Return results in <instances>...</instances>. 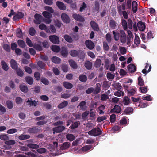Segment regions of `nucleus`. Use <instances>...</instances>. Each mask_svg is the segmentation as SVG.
<instances>
[{"mask_svg":"<svg viewBox=\"0 0 157 157\" xmlns=\"http://www.w3.org/2000/svg\"><path fill=\"white\" fill-rule=\"evenodd\" d=\"M88 134L92 136H97L101 134V132L99 128H94L88 132Z\"/></svg>","mask_w":157,"mask_h":157,"instance_id":"obj_1","label":"nucleus"},{"mask_svg":"<svg viewBox=\"0 0 157 157\" xmlns=\"http://www.w3.org/2000/svg\"><path fill=\"white\" fill-rule=\"evenodd\" d=\"M49 39L52 42L55 44H58L59 42V37L56 35H52L49 36Z\"/></svg>","mask_w":157,"mask_h":157,"instance_id":"obj_2","label":"nucleus"},{"mask_svg":"<svg viewBox=\"0 0 157 157\" xmlns=\"http://www.w3.org/2000/svg\"><path fill=\"white\" fill-rule=\"evenodd\" d=\"M116 85L117 86H118V91L115 92L114 93V95L118 97H120L121 95L122 96H124V92L119 90L121 89L122 88L121 85L120 84L117 83H116Z\"/></svg>","mask_w":157,"mask_h":157,"instance_id":"obj_3","label":"nucleus"},{"mask_svg":"<svg viewBox=\"0 0 157 157\" xmlns=\"http://www.w3.org/2000/svg\"><path fill=\"white\" fill-rule=\"evenodd\" d=\"M35 20L34 21L35 23L36 24H39L41 22L42 19V16L38 14H36L34 15Z\"/></svg>","mask_w":157,"mask_h":157,"instance_id":"obj_4","label":"nucleus"},{"mask_svg":"<svg viewBox=\"0 0 157 157\" xmlns=\"http://www.w3.org/2000/svg\"><path fill=\"white\" fill-rule=\"evenodd\" d=\"M85 43L86 47L89 49H92L94 47V43L91 40H86Z\"/></svg>","mask_w":157,"mask_h":157,"instance_id":"obj_5","label":"nucleus"},{"mask_svg":"<svg viewBox=\"0 0 157 157\" xmlns=\"http://www.w3.org/2000/svg\"><path fill=\"white\" fill-rule=\"evenodd\" d=\"M61 18L63 21L66 23H68L70 21V19L68 15L65 13H63L61 16Z\"/></svg>","mask_w":157,"mask_h":157,"instance_id":"obj_6","label":"nucleus"},{"mask_svg":"<svg viewBox=\"0 0 157 157\" xmlns=\"http://www.w3.org/2000/svg\"><path fill=\"white\" fill-rule=\"evenodd\" d=\"M37 102L38 101L32 100V99L30 98H28L26 101V103L27 104V105L30 106H36L38 104Z\"/></svg>","mask_w":157,"mask_h":157,"instance_id":"obj_7","label":"nucleus"},{"mask_svg":"<svg viewBox=\"0 0 157 157\" xmlns=\"http://www.w3.org/2000/svg\"><path fill=\"white\" fill-rule=\"evenodd\" d=\"M72 17L74 19L77 21L80 22H84V18L79 14H74L73 15Z\"/></svg>","mask_w":157,"mask_h":157,"instance_id":"obj_8","label":"nucleus"},{"mask_svg":"<svg viewBox=\"0 0 157 157\" xmlns=\"http://www.w3.org/2000/svg\"><path fill=\"white\" fill-rule=\"evenodd\" d=\"M137 26L139 30L140 31H143L145 29L146 26L145 24L142 22H139L137 24Z\"/></svg>","mask_w":157,"mask_h":157,"instance_id":"obj_9","label":"nucleus"},{"mask_svg":"<svg viewBox=\"0 0 157 157\" xmlns=\"http://www.w3.org/2000/svg\"><path fill=\"white\" fill-rule=\"evenodd\" d=\"M46 32L48 33H53L56 32V30L54 26L51 25L50 26L49 28L46 29Z\"/></svg>","mask_w":157,"mask_h":157,"instance_id":"obj_10","label":"nucleus"},{"mask_svg":"<svg viewBox=\"0 0 157 157\" xmlns=\"http://www.w3.org/2000/svg\"><path fill=\"white\" fill-rule=\"evenodd\" d=\"M65 129V127L63 126L56 127L53 129V133H59L63 131Z\"/></svg>","mask_w":157,"mask_h":157,"instance_id":"obj_11","label":"nucleus"},{"mask_svg":"<svg viewBox=\"0 0 157 157\" xmlns=\"http://www.w3.org/2000/svg\"><path fill=\"white\" fill-rule=\"evenodd\" d=\"M56 5L61 10H65L66 9V6L64 4L63 2L57 1L56 2Z\"/></svg>","mask_w":157,"mask_h":157,"instance_id":"obj_12","label":"nucleus"},{"mask_svg":"<svg viewBox=\"0 0 157 157\" xmlns=\"http://www.w3.org/2000/svg\"><path fill=\"white\" fill-rule=\"evenodd\" d=\"M10 64L12 68L14 70L17 69V68L18 66L15 60L14 59H12L10 61Z\"/></svg>","mask_w":157,"mask_h":157,"instance_id":"obj_13","label":"nucleus"},{"mask_svg":"<svg viewBox=\"0 0 157 157\" xmlns=\"http://www.w3.org/2000/svg\"><path fill=\"white\" fill-rule=\"evenodd\" d=\"M121 111V109L120 106L118 105H116L114 108L111 111L113 112L117 113H119Z\"/></svg>","mask_w":157,"mask_h":157,"instance_id":"obj_14","label":"nucleus"},{"mask_svg":"<svg viewBox=\"0 0 157 157\" xmlns=\"http://www.w3.org/2000/svg\"><path fill=\"white\" fill-rule=\"evenodd\" d=\"M133 12L134 13H136L137 10V3L136 1H133L132 4Z\"/></svg>","mask_w":157,"mask_h":157,"instance_id":"obj_15","label":"nucleus"},{"mask_svg":"<svg viewBox=\"0 0 157 157\" xmlns=\"http://www.w3.org/2000/svg\"><path fill=\"white\" fill-rule=\"evenodd\" d=\"M69 64L70 66L74 69H76L78 66L75 62L72 60H70L69 61Z\"/></svg>","mask_w":157,"mask_h":157,"instance_id":"obj_16","label":"nucleus"},{"mask_svg":"<svg viewBox=\"0 0 157 157\" xmlns=\"http://www.w3.org/2000/svg\"><path fill=\"white\" fill-rule=\"evenodd\" d=\"M20 88L21 91L24 93H26L28 91V89L27 87L23 84L21 85Z\"/></svg>","mask_w":157,"mask_h":157,"instance_id":"obj_17","label":"nucleus"},{"mask_svg":"<svg viewBox=\"0 0 157 157\" xmlns=\"http://www.w3.org/2000/svg\"><path fill=\"white\" fill-rule=\"evenodd\" d=\"M25 79L26 82L30 85H32L33 82V78L27 76L25 77Z\"/></svg>","mask_w":157,"mask_h":157,"instance_id":"obj_18","label":"nucleus"},{"mask_svg":"<svg viewBox=\"0 0 157 157\" xmlns=\"http://www.w3.org/2000/svg\"><path fill=\"white\" fill-rule=\"evenodd\" d=\"M91 27L95 31H98L99 30V28L97 24L94 21H91L90 23Z\"/></svg>","mask_w":157,"mask_h":157,"instance_id":"obj_19","label":"nucleus"},{"mask_svg":"<svg viewBox=\"0 0 157 157\" xmlns=\"http://www.w3.org/2000/svg\"><path fill=\"white\" fill-rule=\"evenodd\" d=\"M51 49L54 52H59L60 50V48L57 45H53L51 47Z\"/></svg>","mask_w":157,"mask_h":157,"instance_id":"obj_20","label":"nucleus"},{"mask_svg":"<svg viewBox=\"0 0 157 157\" xmlns=\"http://www.w3.org/2000/svg\"><path fill=\"white\" fill-rule=\"evenodd\" d=\"M42 14L43 16L46 18H50L52 17V14L47 11H44L43 12Z\"/></svg>","mask_w":157,"mask_h":157,"instance_id":"obj_21","label":"nucleus"},{"mask_svg":"<svg viewBox=\"0 0 157 157\" xmlns=\"http://www.w3.org/2000/svg\"><path fill=\"white\" fill-rule=\"evenodd\" d=\"M128 70L131 72H134L136 70V67L134 65L130 64L128 66Z\"/></svg>","mask_w":157,"mask_h":157,"instance_id":"obj_22","label":"nucleus"},{"mask_svg":"<svg viewBox=\"0 0 157 157\" xmlns=\"http://www.w3.org/2000/svg\"><path fill=\"white\" fill-rule=\"evenodd\" d=\"M16 73L18 76H19L22 77L24 75L23 71L21 69L19 68H17L15 69Z\"/></svg>","mask_w":157,"mask_h":157,"instance_id":"obj_23","label":"nucleus"},{"mask_svg":"<svg viewBox=\"0 0 157 157\" xmlns=\"http://www.w3.org/2000/svg\"><path fill=\"white\" fill-rule=\"evenodd\" d=\"M147 67H149V68L147 71V72H149L151 71V65H149L148 64L146 63L145 68L142 70V72L144 74H145L146 73Z\"/></svg>","mask_w":157,"mask_h":157,"instance_id":"obj_24","label":"nucleus"},{"mask_svg":"<svg viewBox=\"0 0 157 157\" xmlns=\"http://www.w3.org/2000/svg\"><path fill=\"white\" fill-rule=\"evenodd\" d=\"M61 53L62 56H67L68 54V52L66 47H63L62 48Z\"/></svg>","mask_w":157,"mask_h":157,"instance_id":"obj_25","label":"nucleus"},{"mask_svg":"<svg viewBox=\"0 0 157 157\" xmlns=\"http://www.w3.org/2000/svg\"><path fill=\"white\" fill-rule=\"evenodd\" d=\"M67 139L70 141L73 140L75 139V137L73 134H68L66 136Z\"/></svg>","mask_w":157,"mask_h":157,"instance_id":"obj_26","label":"nucleus"},{"mask_svg":"<svg viewBox=\"0 0 157 157\" xmlns=\"http://www.w3.org/2000/svg\"><path fill=\"white\" fill-rule=\"evenodd\" d=\"M63 86L66 89H70L73 87L72 84L69 82H64L63 83Z\"/></svg>","mask_w":157,"mask_h":157,"instance_id":"obj_27","label":"nucleus"},{"mask_svg":"<svg viewBox=\"0 0 157 157\" xmlns=\"http://www.w3.org/2000/svg\"><path fill=\"white\" fill-rule=\"evenodd\" d=\"M101 85L99 84H97V86L95 89H94V94H96L99 93L101 90Z\"/></svg>","mask_w":157,"mask_h":157,"instance_id":"obj_28","label":"nucleus"},{"mask_svg":"<svg viewBox=\"0 0 157 157\" xmlns=\"http://www.w3.org/2000/svg\"><path fill=\"white\" fill-rule=\"evenodd\" d=\"M52 61L55 63H59L60 62L61 60L59 58L54 56L52 59Z\"/></svg>","mask_w":157,"mask_h":157,"instance_id":"obj_29","label":"nucleus"},{"mask_svg":"<svg viewBox=\"0 0 157 157\" xmlns=\"http://www.w3.org/2000/svg\"><path fill=\"white\" fill-rule=\"evenodd\" d=\"M24 16L23 14L21 12H19L13 17V18L15 20H16L17 19L22 18Z\"/></svg>","mask_w":157,"mask_h":157,"instance_id":"obj_30","label":"nucleus"},{"mask_svg":"<svg viewBox=\"0 0 157 157\" xmlns=\"http://www.w3.org/2000/svg\"><path fill=\"white\" fill-rule=\"evenodd\" d=\"M86 102L84 101L81 102L79 104L80 108L82 110H85L86 109Z\"/></svg>","mask_w":157,"mask_h":157,"instance_id":"obj_31","label":"nucleus"},{"mask_svg":"<svg viewBox=\"0 0 157 157\" xmlns=\"http://www.w3.org/2000/svg\"><path fill=\"white\" fill-rule=\"evenodd\" d=\"M18 44L20 47L22 48H25L26 46L25 42L21 40H19L17 41Z\"/></svg>","mask_w":157,"mask_h":157,"instance_id":"obj_32","label":"nucleus"},{"mask_svg":"<svg viewBox=\"0 0 157 157\" xmlns=\"http://www.w3.org/2000/svg\"><path fill=\"white\" fill-rule=\"evenodd\" d=\"M70 146V143L68 142L64 143L63 145L61 147L62 149H66L68 148Z\"/></svg>","mask_w":157,"mask_h":157,"instance_id":"obj_33","label":"nucleus"},{"mask_svg":"<svg viewBox=\"0 0 157 157\" xmlns=\"http://www.w3.org/2000/svg\"><path fill=\"white\" fill-rule=\"evenodd\" d=\"M1 65L3 69L5 71L8 70L9 68L7 63L4 61H2L1 62Z\"/></svg>","mask_w":157,"mask_h":157,"instance_id":"obj_34","label":"nucleus"},{"mask_svg":"<svg viewBox=\"0 0 157 157\" xmlns=\"http://www.w3.org/2000/svg\"><path fill=\"white\" fill-rule=\"evenodd\" d=\"M123 102L125 105H128L130 102V98L127 96L124 97Z\"/></svg>","mask_w":157,"mask_h":157,"instance_id":"obj_35","label":"nucleus"},{"mask_svg":"<svg viewBox=\"0 0 157 157\" xmlns=\"http://www.w3.org/2000/svg\"><path fill=\"white\" fill-rule=\"evenodd\" d=\"M79 53V52L75 50H71L70 52V55L73 57L77 56Z\"/></svg>","mask_w":157,"mask_h":157,"instance_id":"obj_36","label":"nucleus"},{"mask_svg":"<svg viewBox=\"0 0 157 157\" xmlns=\"http://www.w3.org/2000/svg\"><path fill=\"white\" fill-rule=\"evenodd\" d=\"M85 66L87 69H90L92 68V64L91 62L87 61L85 62Z\"/></svg>","mask_w":157,"mask_h":157,"instance_id":"obj_37","label":"nucleus"},{"mask_svg":"<svg viewBox=\"0 0 157 157\" xmlns=\"http://www.w3.org/2000/svg\"><path fill=\"white\" fill-rule=\"evenodd\" d=\"M29 33L30 35L33 36L36 33V30L33 27H31L29 30Z\"/></svg>","mask_w":157,"mask_h":157,"instance_id":"obj_38","label":"nucleus"},{"mask_svg":"<svg viewBox=\"0 0 157 157\" xmlns=\"http://www.w3.org/2000/svg\"><path fill=\"white\" fill-rule=\"evenodd\" d=\"M68 102L67 101H64L59 105L58 106V107L60 109H62L66 106Z\"/></svg>","mask_w":157,"mask_h":157,"instance_id":"obj_39","label":"nucleus"},{"mask_svg":"<svg viewBox=\"0 0 157 157\" xmlns=\"http://www.w3.org/2000/svg\"><path fill=\"white\" fill-rule=\"evenodd\" d=\"M64 38L65 40L68 42L71 43L73 41L71 37L67 35H65L64 36Z\"/></svg>","mask_w":157,"mask_h":157,"instance_id":"obj_40","label":"nucleus"},{"mask_svg":"<svg viewBox=\"0 0 157 157\" xmlns=\"http://www.w3.org/2000/svg\"><path fill=\"white\" fill-rule=\"evenodd\" d=\"M6 105L7 107L9 109H12L13 107V102L10 100H8L6 101Z\"/></svg>","mask_w":157,"mask_h":157,"instance_id":"obj_41","label":"nucleus"},{"mask_svg":"<svg viewBox=\"0 0 157 157\" xmlns=\"http://www.w3.org/2000/svg\"><path fill=\"white\" fill-rule=\"evenodd\" d=\"M27 146L29 148L33 149L37 148L39 147V145H38L32 143L28 144Z\"/></svg>","mask_w":157,"mask_h":157,"instance_id":"obj_42","label":"nucleus"},{"mask_svg":"<svg viewBox=\"0 0 157 157\" xmlns=\"http://www.w3.org/2000/svg\"><path fill=\"white\" fill-rule=\"evenodd\" d=\"M117 24V23H116L114 20H110V25L111 27L113 29H114Z\"/></svg>","mask_w":157,"mask_h":157,"instance_id":"obj_43","label":"nucleus"},{"mask_svg":"<svg viewBox=\"0 0 157 157\" xmlns=\"http://www.w3.org/2000/svg\"><path fill=\"white\" fill-rule=\"evenodd\" d=\"M133 109L131 107L127 108L124 111V113L126 114H130L132 112Z\"/></svg>","mask_w":157,"mask_h":157,"instance_id":"obj_44","label":"nucleus"},{"mask_svg":"<svg viewBox=\"0 0 157 157\" xmlns=\"http://www.w3.org/2000/svg\"><path fill=\"white\" fill-rule=\"evenodd\" d=\"M125 6L123 4L118 6V10L120 13H121L122 11L124 10H125Z\"/></svg>","mask_w":157,"mask_h":157,"instance_id":"obj_45","label":"nucleus"},{"mask_svg":"<svg viewBox=\"0 0 157 157\" xmlns=\"http://www.w3.org/2000/svg\"><path fill=\"white\" fill-rule=\"evenodd\" d=\"M128 94L130 95H133L136 93V90L134 88H131L128 90Z\"/></svg>","mask_w":157,"mask_h":157,"instance_id":"obj_46","label":"nucleus"},{"mask_svg":"<svg viewBox=\"0 0 157 157\" xmlns=\"http://www.w3.org/2000/svg\"><path fill=\"white\" fill-rule=\"evenodd\" d=\"M113 33L114 35V38L115 40H118L120 38L119 34L118 33H116L114 31H113Z\"/></svg>","mask_w":157,"mask_h":157,"instance_id":"obj_47","label":"nucleus"},{"mask_svg":"<svg viewBox=\"0 0 157 157\" xmlns=\"http://www.w3.org/2000/svg\"><path fill=\"white\" fill-rule=\"evenodd\" d=\"M0 139L3 140H6L9 139V137L6 134H2L0 135Z\"/></svg>","mask_w":157,"mask_h":157,"instance_id":"obj_48","label":"nucleus"},{"mask_svg":"<svg viewBox=\"0 0 157 157\" xmlns=\"http://www.w3.org/2000/svg\"><path fill=\"white\" fill-rule=\"evenodd\" d=\"M135 36L134 43L136 45H138L140 44V38L136 33H135Z\"/></svg>","mask_w":157,"mask_h":157,"instance_id":"obj_49","label":"nucleus"},{"mask_svg":"<svg viewBox=\"0 0 157 157\" xmlns=\"http://www.w3.org/2000/svg\"><path fill=\"white\" fill-rule=\"evenodd\" d=\"M79 79L81 82H85L87 80V77L86 75H82L79 77Z\"/></svg>","mask_w":157,"mask_h":157,"instance_id":"obj_50","label":"nucleus"},{"mask_svg":"<svg viewBox=\"0 0 157 157\" xmlns=\"http://www.w3.org/2000/svg\"><path fill=\"white\" fill-rule=\"evenodd\" d=\"M92 147L91 145H87L85 147H83L82 148V151H86L89 150Z\"/></svg>","mask_w":157,"mask_h":157,"instance_id":"obj_51","label":"nucleus"},{"mask_svg":"<svg viewBox=\"0 0 157 157\" xmlns=\"http://www.w3.org/2000/svg\"><path fill=\"white\" fill-rule=\"evenodd\" d=\"M44 9L47 12H49V13H52L54 12L53 9L51 7L46 6L44 7Z\"/></svg>","mask_w":157,"mask_h":157,"instance_id":"obj_52","label":"nucleus"},{"mask_svg":"<svg viewBox=\"0 0 157 157\" xmlns=\"http://www.w3.org/2000/svg\"><path fill=\"white\" fill-rule=\"evenodd\" d=\"M119 49L121 54L122 55L125 54L126 52V50L124 47H120Z\"/></svg>","mask_w":157,"mask_h":157,"instance_id":"obj_53","label":"nucleus"},{"mask_svg":"<svg viewBox=\"0 0 157 157\" xmlns=\"http://www.w3.org/2000/svg\"><path fill=\"white\" fill-rule=\"evenodd\" d=\"M122 24L123 29L124 30H126L127 29V23L126 21L124 20H122Z\"/></svg>","mask_w":157,"mask_h":157,"instance_id":"obj_54","label":"nucleus"},{"mask_svg":"<svg viewBox=\"0 0 157 157\" xmlns=\"http://www.w3.org/2000/svg\"><path fill=\"white\" fill-rule=\"evenodd\" d=\"M115 75L114 74H112L109 72L107 74V76L108 79L110 80H112L114 77Z\"/></svg>","mask_w":157,"mask_h":157,"instance_id":"obj_55","label":"nucleus"},{"mask_svg":"<svg viewBox=\"0 0 157 157\" xmlns=\"http://www.w3.org/2000/svg\"><path fill=\"white\" fill-rule=\"evenodd\" d=\"M109 97L106 94H103L101 96V99L102 100L104 101L108 99Z\"/></svg>","mask_w":157,"mask_h":157,"instance_id":"obj_56","label":"nucleus"},{"mask_svg":"<svg viewBox=\"0 0 157 157\" xmlns=\"http://www.w3.org/2000/svg\"><path fill=\"white\" fill-rule=\"evenodd\" d=\"M30 136L29 135H21L19 137V139L24 140L25 139H28L29 138Z\"/></svg>","mask_w":157,"mask_h":157,"instance_id":"obj_57","label":"nucleus"},{"mask_svg":"<svg viewBox=\"0 0 157 157\" xmlns=\"http://www.w3.org/2000/svg\"><path fill=\"white\" fill-rule=\"evenodd\" d=\"M39 27L40 29L42 30H46V29H47L46 25L43 23L40 24L39 26Z\"/></svg>","mask_w":157,"mask_h":157,"instance_id":"obj_58","label":"nucleus"},{"mask_svg":"<svg viewBox=\"0 0 157 157\" xmlns=\"http://www.w3.org/2000/svg\"><path fill=\"white\" fill-rule=\"evenodd\" d=\"M5 143L6 144L12 145L15 143V141L14 140H10L6 141Z\"/></svg>","mask_w":157,"mask_h":157,"instance_id":"obj_59","label":"nucleus"},{"mask_svg":"<svg viewBox=\"0 0 157 157\" xmlns=\"http://www.w3.org/2000/svg\"><path fill=\"white\" fill-rule=\"evenodd\" d=\"M26 43L27 45L29 47H31L33 46V44L31 41L28 38H27L26 39Z\"/></svg>","mask_w":157,"mask_h":157,"instance_id":"obj_60","label":"nucleus"},{"mask_svg":"<svg viewBox=\"0 0 157 157\" xmlns=\"http://www.w3.org/2000/svg\"><path fill=\"white\" fill-rule=\"evenodd\" d=\"M15 101L17 104H19L22 102V99L20 97H17L16 98Z\"/></svg>","mask_w":157,"mask_h":157,"instance_id":"obj_61","label":"nucleus"},{"mask_svg":"<svg viewBox=\"0 0 157 157\" xmlns=\"http://www.w3.org/2000/svg\"><path fill=\"white\" fill-rule=\"evenodd\" d=\"M101 63V60L99 59H97L95 62V66L96 67H98L100 66Z\"/></svg>","mask_w":157,"mask_h":157,"instance_id":"obj_62","label":"nucleus"},{"mask_svg":"<svg viewBox=\"0 0 157 157\" xmlns=\"http://www.w3.org/2000/svg\"><path fill=\"white\" fill-rule=\"evenodd\" d=\"M79 124V122H76L72 124V125L70 126L71 128L74 129L78 127V125Z\"/></svg>","mask_w":157,"mask_h":157,"instance_id":"obj_63","label":"nucleus"},{"mask_svg":"<svg viewBox=\"0 0 157 157\" xmlns=\"http://www.w3.org/2000/svg\"><path fill=\"white\" fill-rule=\"evenodd\" d=\"M138 84L140 86H143L144 84V82L140 76L138 78Z\"/></svg>","mask_w":157,"mask_h":157,"instance_id":"obj_64","label":"nucleus"}]
</instances>
